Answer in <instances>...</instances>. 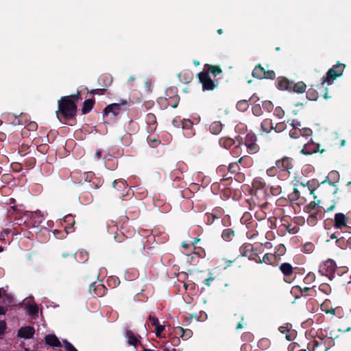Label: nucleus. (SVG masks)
Here are the masks:
<instances>
[{"label":"nucleus","instance_id":"nucleus-56","mask_svg":"<svg viewBox=\"0 0 351 351\" xmlns=\"http://www.w3.org/2000/svg\"><path fill=\"white\" fill-rule=\"evenodd\" d=\"M106 90V88H96V89H93L92 90H90L89 92L90 94H92V95H103L104 94V92Z\"/></svg>","mask_w":351,"mask_h":351},{"label":"nucleus","instance_id":"nucleus-51","mask_svg":"<svg viewBox=\"0 0 351 351\" xmlns=\"http://www.w3.org/2000/svg\"><path fill=\"white\" fill-rule=\"evenodd\" d=\"M314 247L311 243H306L303 247V252L309 254L313 251Z\"/></svg>","mask_w":351,"mask_h":351},{"label":"nucleus","instance_id":"nucleus-31","mask_svg":"<svg viewBox=\"0 0 351 351\" xmlns=\"http://www.w3.org/2000/svg\"><path fill=\"white\" fill-rule=\"evenodd\" d=\"M248 101H249L246 100V99L239 101L236 106L237 110L241 112L246 111L247 110V108H249Z\"/></svg>","mask_w":351,"mask_h":351},{"label":"nucleus","instance_id":"nucleus-8","mask_svg":"<svg viewBox=\"0 0 351 351\" xmlns=\"http://www.w3.org/2000/svg\"><path fill=\"white\" fill-rule=\"evenodd\" d=\"M127 104V99H121L119 103L108 105L104 110V116H108L110 113H112L114 117H117L120 114L122 108L126 107Z\"/></svg>","mask_w":351,"mask_h":351},{"label":"nucleus","instance_id":"nucleus-52","mask_svg":"<svg viewBox=\"0 0 351 351\" xmlns=\"http://www.w3.org/2000/svg\"><path fill=\"white\" fill-rule=\"evenodd\" d=\"M165 330V326H162V325H157L156 327H155V334L158 337H161V333L162 332V331Z\"/></svg>","mask_w":351,"mask_h":351},{"label":"nucleus","instance_id":"nucleus-37","mask_svg":"<svg viewBox=\"0 0 351 351\" xmlns=\"http://www.w3.org/2000/svg\"><path fill=\"white\" fill-rule=\"evenodd\" d=\"M107 282H108V286L112 287H116L117 286H118L120 284V280H119V278H117L116 276H110L108 278Z\"/></svg>","mask_w":351,"mask_h":351},{"label":"nucleus","instance_id":"nucleus-17","mask_svg":"<svg viewBox=\"0 0 351 351\" xmlns=\"http://www.w3.org/2000/svg\"><path fill=\"white\" fill-rule=\"evenodd\" d=\"M310 190V194L313 195L314 200L310 202L307 206L305 207V210L308 213H311L313 210L315 209L317 206H319L320 204V200H316L317 196L314 195V192L315 191V188L309 189Z\"/></svg>","mask_w":351,"mask_h":351},{"label":"nucleus","instance_id":"nucleus-57","mask_svg":"<svg viewBox=\"0 0 351 351\" xmlns=\"http://www.w3.org/2000/svg\"><path fill=\"white\" fill-rule=\"evenodd\" d=\"M38 125L36 122H31L27 125V129L29 131H35L37 130Z\"/></svg>","mask_w":351,"mask_h":351},{"label":"nucleus","instance_id":"nucleus-22","mask_svg":"<svg viewBox=\"0 0 351 351\" xmlns=\"http://www.w3.org/2000/svg\"><path fill=\"white\" fill-rule=\"evenodd\" d=\"M95 102V101L94 98L86 99L83 103V106L82 109V114H88L93 108Z\"/></svg>","mask_w":351,"mask_h":351},{"label":"nucleus","instance_id":"nucleus-2","mask_svg":"<svg viewBox=\"0 0 351 351\" xmlns=\"http://www.w3.org/2000/svg\"><path fill=\"white\" fill-rule=\"evenodd\" d=\"M345 68V64L337 62L336 64L328 69L326 75L322 78V82L317 85V89L321 90V92H324L323 96L325 99H328L330 97L328 95V88L324 87V84L326 83L328 86L332 84L334 80L343 75Z\"/></svg>","mask_w":351,"mask_h":351},{"label":"nucleus","instance_id":"nucleus-34","mask_svg":"<svg viewBox=\"0 0 351 351\" xmlns=\"http://www.w3.org/2000/svg\"><path fill=\"white\" fill-rule=\"evenodd\" d=\"M209 131L213 134H219V121H214L209 125Z\"/></svg>","mask_w":351,"mask_h":351},{"label":"nucleus","instance_id":"nucleus-60","mask_svg":"<svg viewBox=\"0 0 351 351\" xmlns=\"http://www.w3.org/2000/svg\"><path fill=\"white\" fill-rule=\"evenodd\" d=\"M285 112L281 109L276 108L274 112V114L279 118H282Z\"/></svg>","mask_w":351,"mask_h":351},{"label":"nucleus","instance_id":"nucleus-54","mask_svg":"<svg viewBox=\"0 0 351 351\" xmlns=\"http://www.w3.org/2000/svg\"><path fill=\"white\" fill-rule=\"evenodd\" d=\"M276 77V73L274 71H266L265 70V77L264 79L274 80Z\"/></svg>","mask_w":351,"mask_h":351},{"label":"nucleus","instance_id":"nucleus-59","mask_svg":"<svg viewBox=\"0 0 351 351\" xmlns=\"http://www.w3.org/2000/svg\"><path fill=\"white\" fill-rule=\"evenodd\" d=\"M219 189V185L217 183H214L211 185V190L215 195L218 194V190Z\"/></svg>","mask_w":351,"mask_h":351},{"label":"nucleus","instance_id":"nucleus-61","mask_svg":"<svg viewBox=\"0 0 351 351\" xmlns=\"http://www.w3.org/2000/svg\"><path fill=\"white\" fill-rule=\"evenodd\" d=\"M290 124L293 127L292 129L295 130H297L300 126H301V123L300 121H295L294 120H293Z\"/></svg>","mask_w":351,"mask_h":351},{"label":"nucleus","instance_id":"nucleus-6","mask_svg":"<svg viewBox=\"0 0 351 351\" xmlns=\"http://www.w3.org/2000/svg\"><path fill=\"white\" fill-rule=\"evenodd\" d=\"M98 274L97 272L94 274L93 279L95 280L90 282L89 286V293L94 297H102L107 291V288L103 285L101 280H97Z\"/></svg>","mask_w":351,"mask_h":351},{"label":"nucleus","instance_id":"nucleus-62","mask_svg":"<svg viewBox=\"0 0 351 351\" xmlns=\"http://www.w3.org/2000/svg\"><path fill=\"white\" fill-rule=\"evenodd\" d=\"M215 278L210 276L208 278L205 279V285L208 287H210L211 285V282L215 280Z\"/></svg>","mask_w":351,"mask_h":351},{"label":"nucleus","instance_id":"nucleus-63","mask_svg":"<svg viewBox=\"0 0 351 351\" xmlns=\"http://www.w3.org/2000/svg\"><path fill=\"white\" fill-rule=\"evenodd\" d=\"M75 224V221H73L72 223H71L72 226H71V227L65 226L64 227V230H65V231L66 232L67 234L71 233V232H73V226Z\"/></svg>","mask_w":351,"mask_h":351},{"label":"nucleus","instance_id":"nucleus-7","mask_svg":"<svg viewBox=\"0 0 351 351\" xmlns=\"http://www.w3.org/2000/svg\"><path fill=\"white\" fill-rule=\"evenodd\" d=\"M244 144L249 154H256L259 151V145L257 144V137L253 132H248L245 138Z\"/></svg>","mask_w":351,"mask_h":351},{"label":"nucleus","instance_id":"nucleus-24","mask_svg":"<svg viewBox=\"0 0 351 351\" xmlns=\"http://www.w3.org/2000/svg\"><path fill=\"white\" fill-rule=\"evenodd\" d=\"M306 85L303 82H298L295 84L293 82V86L291 92H295L297 93H303L305 92Z\"/></svg>","mask_w":351,"mask_h":351},{"label":"nucleus","instance_id":"nucleus-30","mask_svg":"<svg viewBox=\"0 0 351 351\" xmlns=\"http://www.w3.org/2000/svg\"><path fill=\"white\" fill-rule=\"evenodd\" d=\"M334 228L337 230H341L342 232H345L347 231L348 226L346 223V221H334Z\"/></svg>","mask_w":351,"mask_h":351},{"label":"nucleus","instance_id":"nucleus-36","mask_svg":"<svg viewBox=\"0 0 351 351\" xmlns=\"http://www.w3.org/2000/svg\"><path fill=\"white\" fill-rule=\"evenodd\" d=\"M99 80H103L104 82V88L107 89V88L111 84L112 82V78L110 75H103L101 76Z\"/></svg>","mask_w":351,"mask_h":351},{"label":"nucleus","instance_id":"nucleus-35","mask_svg":"<svg viewBox=\"0 0 351 351\" xmlns=\"http://www.w3.org/2000/svg\"><path fill=\"white\" fill-rule=\"evenodd\" d=\"M180 101V96L178 95H175L173 97H171L168 101V105L171 106L173 108H176L178 106Z\"/></svg>","mask_w":351,"mask_h":351},{"label":"nucleus","instance_id":"nucleus-3","mask_svg":"<svg viewBox=\"0 0 351 351\" xmlns=\"http://www.w3.org/2000/svg\"><path fill=\"white\" fill-rule=\"evenodd\" d=\"M209 73L213 76H217L219 74V66H213L208 64L204 65V71L197 74L198 79L202 84L204 90H212L217 84L210 78Z\"/></svg>","mask_w":351,"mask_h":351},{"label":"nucleus","instance_id":"nucleus-18","mask_svg":"<svg viewBox=\"0 0 351 351\" xmlns=\"http://www.w3.org/2000/svg\"><path fill=\"white\" fill-rule=\"evenodd\" d=\"M175 332L177 335H180L184 340L188 339L193 335V331L191 329H184L180 326L176 328Z\"/></svg>","mask_w":351,"mask_h":351},{"label":"nucleus","instance_id":"nucleus-44","mask_svg":"<svg viewBox=\"0 0 351 351\" xmlns=\"http://www.w3.org/2000/svg\"><path fill=\"white\" fill-rule=\"evenodd\" d=\"M66 351H78L69 341L62 340Z\"/></svg>","mask_w":351,"mask_h":351},{"label":"nucleus","instance_id":"nucleus-10","mask_svg":"<svg viewBox=\"0 0 351 351\" xmlns=\"http://www.w3.org/2000/svg\"><path fill=\"white\" fill-rule=\"evenodd\" d=\"M319 147V144L314 143L312 139H311L309 142L304 145L300 152L304 155H311L317 152L323 153L325 152L324 149H320Z\"/></svg>","mask_w":351,"mask_h":351},{"label":"nucleus","instance_id":"nucleus-33","mask_svg":"<svg viewBox=\"0 0 351 351\" xmlns=\"http://www.w3.org/2000/svg\"><path fill=\"white\" fill-rule=\"evenodd\" d=\"M23 223H18L19 226L24 225L25 227L30 228H36L38 227L42 221H22Z\"/></svg>","mask_w":351,"mask_h":351},{"label":"nucleus","instance_id":"nucleus-5","mask_svg":"<svg viewBox=\"0 0 351 351\" xmlns=\"http://www.w3.org/2000/svg\"><path fill=\"white\" fill-rule=\"evenodd\" d=\"M252 185L254 191L253 197L259 200V203L266 201L269 194L267 192L265 183L261 180H254Z\"/></svg>","mask_w":351,"mask_h":351},{"label":"nucleus","instance_id":"nucleus-55","mask_svg":"<svg viewBox=\"0 0 351 351\" xmlns=\"http://www.w3.org/2000/svg\"><path fill=\"white\" fill-rule=\"evenodd\" d=\"M36 164V159L34 158H30L25 161V165L29 168H33Z\"/></svg>","mask_w":351,"mask_h":351},{"label":"nucleus","instance_id":"nucleus-46","mask_svg":"<svg viewBox=\"0 0 351 351\" xmlns=\"http://www.w3.org/2000/svg\"><path fill=\"white\" fill-rule=\"evenodd\" d=\"M233 235H234L233 231H231L230 230H226L223 231L222 237L225 240L228 241V240H230L232 239V237H233Z\"/></svg>","mask_w":351,"mask_h":351},{"label":"nucleus","instance_id":"nucleus-20","mask_svg":"<svg viewBox=\"0 0 351 351\" xmlns=\"http://www.w3.org/2000/svg\"><path fill=\"white\" fill-rule=\"evenodd\" d=\"M252 76L258 79H264L265 77V69L261 64H257L252 71Z\"/></svg>","mask_w":351,"mask_h":351},{"label":"nucleus","instance_id":"nucleus-1","mask_svg":"<svg viewBox=\"0 0 351 351\" xmlns=\"http://www.w3.org/2000/svg\"><path fill=\"white\" fill-rule=\"evenodd\" d=\"M58 119L65 124L75 121L77 115V104L68 97H61L58 101V110L56 112Z\"/></svg>","mask_w":351,"mask_h":351},{"label":"nucleus","instance_id":"nucleus-49","mask_svg":"<svg viewBox=\"0 0 351 351\" xmlns=\"http://www.w3.org/2000/svg\"><path fill=\"white\" fill-rule=\"evenodd\" d=\"M28 312L32 315H36L38 313V307L37 305H30L28 308Z\"/></svg>","mask_w":351,"mask_h":351},{"label":"nucleus","instance_id":"nucleus-29","mask_svg":"<svg viewBox=\"0 0 351 351\" xmlns=\"http://www.w3.org/2000/svg\"><path fill=\"white\" fill-rule=\"evenodd\" d=\"M280 269L282 271V273L285 276H289L293 272V267L292 266L287 263H282L280 266Z\"/></svg>","mask_w":351,"mask_h":351},{"label":"nucleus","instance_id":"nucleus-4","mask_svg":"<svg viewBox=\"0 0 351 351\" xmlns=\"http://www.w3.org/2000/svg\"><path fill=\"white\" fill-rule=\"evenodd\" d=\"M10 217H14V219H21L25 217L27 219H36L38 218L46 217L47 213H42L40 210L35 212H30L25 210L22 205H14L11 206V210H9Z\"/></svg>","mask_w":351,"mask_h":351},{"label":"nucleus","instance_id":"nucleus-50","mask_svg":"<svg viewBox=\"0 0 351 351\" xmlns=\"http://www.w3.org/2000/svg\"><path fill=\"white\" fill-rule=\"evenodd\" d=\"M263 107L268 112H271L273 109V104L270 101H265L263 102Z\"/></svg>","mask_w":351,"mask_h":351},{"label":"nucleus","instance_id":"nucleus-45","mask_svg":"<svg viewBox=\"0 0 351 351\" xmlns=\"http://www.w3.org/2000/svg\"><path fill=\"white\" fill-rule=\"evenodd\" d=\"M300 136L308 137V136H311V134H313V131L310 128H304L300 129Z\"/></svg>","mask_w":351,"mask_h":351},{"label":"nucleus","instance_id":"nucleus-28","mask_svg":"<svg viewBox=\"0 0 351 351\" xmlns=\"http://www.w3.org/2000/svg\"><path fill=\"white\" fill-rule=\"evenodd\" d=\"M306 97L308 100L316 101L319 97V93L317 89L311 87L306 92Z\"/></svg>","mask_w":351,"mask_h":351},{"label":"nucleus","instance_id":"nucleus-21","mask_svg":"<svg viewBox=\"0 0 351 351\" xmlns=\"http://www.w3.org/2000/svg\"><path fill=\"white\" fill-rule=\"evenodd\" d=\"M146 123L149 125V129L153 132L156 128V117L152 113H148L146 116Z\"/></svg>","mask_w":351,"mask_h":351},{"label":"nucleus","instance_id":"nucleus-32","mask_svg":"<svg viewBox=\"0 0 351 351\" xmlns=\"http://www.w3.org/2000/svg\"><path fill=\"white\" fill-rule=\"evenodd\" d=\"M89 182L90 183V186L92 187H94L95 189H98L100 186H101L104 182L101 178H97L94 175L93 178L90 179Z\"/></svg>","mask_w":351,"mask_h":351},{"label":"nucleus","instance_id":"nucleus-19","mask_svg":"<svg viewBox=\"0 0 351 351\" xmlns=\"http://www.w3.org/2000/svg\"><path fill=\"white\" fill-rule=\"evenodd\" d=\"M274 129V124L271 119H264L261 124V130L263 132L269 134Z\"/></svg>","mask_w":351,"mask_h":351},{"label":"nucleus","instance_id":"nucleus-13","mask_svg":"<svg viewBox=\"0 0 351 351\" xmlns=\"http://www.w3.org/2000/svg\"><path fill=\"white\" fill-rule=\"evenodd\" d=\"M293 81L289 80L285 77H279L277 80V87L282 90L291 91Z\"/></svg>","mask_w":351,"mask_h":351},{"label":"nucleus","instance_id":"nucleus-42","mask_svg":"<svg viewBox=\"0 0 351 351\" xmlns=\"http://www.w3.org/2000/svg\"><path fill=\"white\" fill-rule=\"evenodd\" d=\"M228 169L230 174H233L239 170V165L237 162H231L228 165Z\"/></svg>","mask_w":351,"mask_h":351},{"label":"nucleus","instance_id":"nucleus-38","mask_svg":"<svg viewBox=\"0 0 351 351\" xmlns=\"http://www.w3.org/2000/svg\"><path fill=\"white\" fill-rule=\"evenodd\" d=\"M226 165L221 166V176H222V178H221V184H222L223 182L230 181V180H232L231 175L229 176L228 173H226V174L223 173V174H221L222 172L226 171Z\"/></svg>","mask_w":351,"mask_h":351},{"label":"nucleus","instance_id":"nucleus-11","mask_svg":"<svg viewBox=\"0 0 351 351\" xmlns=\"http://www.w3.org/2000/svg\"><path fill=\"white\" fill-rule=\"evenodd\" d=\"M276 167L282 171H289L293 167L292 159L289 157H283L276 162Z\"/></svg>","mask_w":351,"mask_h":351},{"label":"nucleus","instance_id":"nucleus-53","mask_svg":"<svg viewBox=\"0 0 351 351\" xmlns=\"http://www.w3.org/2000/svg\"><path fill=\"white\" fill-rule=\"evenodd\" d=\"M149 320L151 323V324L153 326H156L157 325H159V321H158V319L155 317V316H153L152 315H149Z\"/></svg>","mask_w":351,"mask_h":351},{"label":"nucleus","instance_id":"nucleus-26","mask_svg":"<svg viewBox=\"0 0 351 351\" xmlns=\"http://www.w3.org/2000/svg\"><path fill=\"white\" fill-rule=\"evenodd\" d=\"M235 143V141L232 138L228 137H221V146H223L226 149L230 148Z\"/></svg>","mask_w":351,"mask_h":351},{"label":"nucleus","instance_id":"nucleus-23","mask_svg":"<svg viewBox=\"0 0 351 351\" xmlns=\"http://www.w3.org/2000/svg\"><path fill=\"white\" fill-rule=\"evenodd\" d=\"M285 228L290 234H295L298 232L299 228L296 221H287V223L284 224Z\"/></svg>","mask_w":351,"mask_h":351},{"label":"nucleus","instance_id":"nucleus-16","mask_svg":"<svg viewBox=\"0 0 351 351\" xmlns=\"http://www.w3.org/2000/svg\"><path fill=\"white\" fill-rule=\"evenodd\" d=\"M124 335L128 339V343L130 345L136 346L138 343H141L138 339L139 336H136L132 330H126Z\"/></svg>","mask_w":351,"mask_h":351},{"label":"nucleus","instance_id":"nucleus-12","mask_svg":"<svg viewBox=\"0 0 351 351\" xmlns=\"http://www.w3.org/2000/svg\"><path fill=\"white\" fill-rule=\"evenodd\" d=\"M336 270V264L332 260L328 259L320 266V271L326 275L334 274Z\"/></svg>","mask_w":351,"mask_h":351},{"label":"nucleus","instance_id":"nucleus-40","mask_svg":"<svg viewBox=\"0 0 351 351\" xmlns=\"http://www.w3.org/2000/svg\"><path fill=\"white\" fill-rule=\"evenodd\" d=\"M334 219H351V212H348L346 215L341 213H336Z\"/></svg>","mask_w":351,"mask_h":351},{"label":"nucleus","instance_id":"nucleus-64","mask_svg":"<svg viewBox=\"0 0 351 351\" xmlns=\"http://www.w3.org/2000/svg\"><path fill=\"white\" fill-rule=\"evenodd\" d=\"M102 156V152L99 149L96 151V153L95 154V158L97 160L100 159Z\"/></svg>","mask_w":351,"mask_h":351},{"label":"nucleus","instance_id":"nucleus-9","mask_svg":"<svg viewBox=\"0 0 351 351\" xmlns=\"http://www.w3.org/2000/svg\"><path fill=\"white\" fill-rule=\"evenodd\" d=\"M94 173L92 171L82 172L80 171H73L71 173L72 178L75 181L80 184H84L86 182H88L90 179L93 178Z\"/></svg>","mask_w":351,"mask_h":351},{"label":"nucleus","instance_id":"nucleus-48","mask_svg":"<svg viewBox=\"0 0 351 351\" xmlns=\"http://www.w3.org/2000/svg\"><path fill=\"white\" fill-rule=\"evenodd\" d=\"M65 97H68L69 100L73 101L74 103L76 104L77 101H78L81 97L80 94L79 92H77L76 94L70 95L68 96H64Z\"/></svg>","mask_w":351,"mask_h":351},{"label":"nucleus","instance_id":"nucleus-14","mask_svg":"<svg viewBox=\"0 0 351 351\" xmlns=\"http://www.w3.org/2000/svg\"><path fill=\"white\" fill-rule=\"evenodd\" d=\"M35 333V330L33 326L21 327L17 333V336L24 339H31Z\"/></svg>","mask_w":351,"mask_h":351},{"label":"nucleus","instance_id":"nucleus-41","mask_svg":"<svg viewBox=\"0 0 351 351\" xmlns=\"http://www.w3.org/2000/svg\"><path fill=\"white\" fill-rule=\"evenodd\" d=\"M252 113L254 116L260 117L263 114L262 108L260 104L254 105L252 108Z\"/></svg>","mask_w":351,"mask_h":351},{"label":"nucleus","instance_id":"nucleus-43","mask_svg":"<svg viewBox=\"0 0 351 351\" xmlns=\"http://www.w3.org/2000/svg\"><path fill=\"white\" fill-rule=\"evenodd\" d=\"M286 129V125L284 122L278 123L275 126H274L273 130L276 132L279 133L284 131Z\"/></svg>","mask_w":351,"mask_h":351},{"label":"nucleus","instance_id":"nucleus-58","mask_svg":"<svg viewBox=\"0 0 351 351\" xmlns=\"http://www.w3.org/2000/svg\"><path fill=\"white\" fill-rule=\"evenodd\" d=\"M6 329V324L4 321H0V335L5 333Z\"/></svg>","mask_w":351,"mask_h":351},{"label":"nucleus","instance_id":"nucleus-27","mask_svg":"<svg viewBox=\"0 0 351 351\" xmlns=\"http://www.w3.org/2000/svg\"><path fill=\"white\" fill-rule=\"evenodd\" d=\"M127 186H128L127 182L123 179L115 180L112 182V186L114 189H117V190H120V191L125 189L127 187Z\"/></svg>","mask_w":351,"mask_h":351},{"label":"nucleus","instance_id":"nucleus-39","mask_svg":"<svg viewBox=\"0 0 351 351\" xmlns=\"http://www.w3.org/2000/svg\"><path fill=\"white\" fill-rule=\"evenodd\" d=\"M232 194V191L230 188L225 187L224 189L221 190V198H226L228 199L230 197H231Z\"/></svg>","mask_w":351,"mask_h":351},{"label":"nucleus","instance_id":"nucleus-25","mask_svg":"<svg viewBox=\"0 0 351 351\" xmlns=\"http://www.w3.org/2000/svg\"><path fill=\"white\" fill-rule=\"evenodd\" d=\"M178 77L180 81L184 84L189 83L193 79L192 74L186 71L178 73Z\"/></svg>","mask_w":351,"mask_h":351},{"label":"nucleus","instance_id":"nucleus-15","mask_svg":"<svg viewBox=\"0 0 351 351\" xmlns=\"http://www.w3.org/2000/svg\"><path fill=\"white\" fill-rule=\"evenodd\" d=\"M45 343L53 347V348H59L61 346V343L58 338L53 334H49L45 336Z\"/></svg>","mask_w":351,"mask_h":351},{"label":"nucleus","instance_id":"nucleus-47","mask_svg":"<svg viewBox=\"0 0 351 351\" xmlns=\"http://www.w3.org/2000/svg\"><path fill=\"white\" fill-rule=\"evenodd\" d=\"M289 135L290 138H293V139L298 138L300 136V130H297L295 129H291L289 131Z\"/></svg>","mask_w":351,"mask_h":351}]
</instances>
